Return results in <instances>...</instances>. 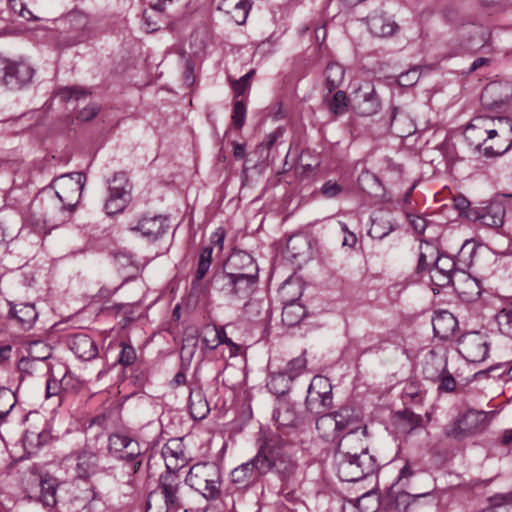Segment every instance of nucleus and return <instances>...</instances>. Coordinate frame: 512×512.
Segmentation results:
<instances>
[{
	"mask_svg": "<svg viewBox=\"0 0 512 512\" xmlns=\"http://www.w3.org/2000/svg\"><path fill=\"white\" fill-rule=\"evenodd\" d=\"M58 483L57 479L53 477H45L40 481V496L39 501L48 508H52L57 503L56 491Z\"/></svg>",
	"mask_w": 512,
	"mask_h": 512,
	"instance_id": "nucleus-29",
	"label": "nucleus"
},
{
	"mask_svg": "<svg viewBox=\"0 0 512 512\" xmlns=\"http://www.w3.org/2000/svg\"><path fill=\"white\" fill-rule=\"evenodd\" d=\"M137 444L139 442L127 434L112 433L108 436L107 449L110 455L115 458Z\"/></svg>",
	"mask_w": 512,
	"mask_h": 512,
	"instance_id": "nucleus-28",
	"label": "nucleus"
},
{
	"mask_svg": "<svg viewBox=\"0 0 512 512\" xmlns=\"http://www.w3.org/2000/svg\"><path fill=\"white\" fill-rule=\"evenodd\" d=\"M72 380L71 376L65 375L60 382L57 380H48L46 384V397L57 395L60 390H67L69 382Z\"/></svg>",
	"mask_w": 512,
	"mask_h": 512,
	"instance_id": "nucleus-55",
	"label": "nucleus"
},
{
	"mask_svg": "<svg viewBox=\"0 0 512 512\" xmlns=\"http://www.w3.org/2000/svg\"><path fill=\"white\" fill-rule=\"evenodd\" d=\"M393 230L394 227L390 223H387V225H385L384 223L373 221L368 234L374 239L381 240L384 237H386L389 233H391Z\"/></svg>",
	"mask_w": 512,
	"mask_h": 512,
	"instance_id": "nucleus-60",
	"label": "nucleus"
},
{
	"mask_svg": "<svg viewBox=\"0 0 512 512\" xmlns=\"http://www.w3.org/2000/svg\"><path fill=\"white\" fill-rule=\"evenodd\" d=\"M161 454L165 460L166 471H176L185 462V453L179 439H170L162 447Z\"/></svg>",
	"mask_w": 512,
	"mask_h": 512,
	"instance_id": "nucleus-22",
	"label": "nucleus"
},
{
	"mask_svg": "<svg viewBox=\"0 0 512 512\" xmlns=\"http://www.w3.org/2000/svg\"><path fill=\"white\" fill-rule=\"evenodd\" d=\"M188 401L190 414L193 419L202 420L208 415L210 408L202 389H190Z\"/></svg>",
	"mask_w": 512,
	"mask_h": 512,
	"instance_id": "nucleus-26",
	"label": "nucleus"
},
{
	"mask_svg": "<svg viewBox=\"0 0 512 512\" xmlns=\"http://www.w3.org/2000/svg\"><path fill=\"white\" fill-rule=\"evenodd\" d=\"M35 70L25 62L12 61L0 56V86L18 91L28 86Z\"/></svg>",
	"mask_w": 512,
	"mask_h": 512,
	"instance_id": "nucleus-8",
	"label": "nucleus"
},
{
	"mask_svg": "<svg viewBox=\"0 0 512 512\" xmlns=\"http://www.w3.org/2000/svg\"><path fill=\"white\" fill-rule=\"evenodd\" d=\"M370 32L376 37H390L394 35L399 26L386 13H375L368 17Z\"/></svg>",
	"mask_w": 512,
	"mask_h": 512,
	"instance_id": "nucleus-20",
	"label": "nucleus"
},
{
	"mask_svg": "<svg viewBox=\"0 0 512 512\" xmlns=\"http://www.w3.org/2000/svg\"><path fill=\"white\" fill-rule=\"evenodd\" d=\"M380 109V100L375 92L374 87L369 92L362 95V99L358 101L356 111L361 116H372Z\"/></svg>",
	"mask_w": 512,
	"mask_h": 512,
	"instance_id": "nucleus-30",
	"label": "nucleus"
},
{
	"mask_svg": "<svg viewBox=\"0 0 512 512\" xmlns=\"http://www.w3.org/2000/svg\"><path fill=\"white\" fill-rule=\"evenodd\" d=\"M486 418L487 415L484 411L468 410L455 422L450 434L455 438L472 434L483 428Z\"/></svg>",
	"mask_w": 512,
	"mask_h": 512,
	"instance_id": "nucleus-14",
	"label": "nucleus"
},
{
	"mask_svg": "<svg viewBox=\"0 0 512 512\" xmlns=\"http://www.w3.org/2000/svg\"><path fill=\"white\" fill-rule=\"evenodd\" d=\"M8 305L10 306L8 312L9 317L17 320V322L22 326L23 329H31L38 318V312L34 304H14L12 302H8Z\"/></svg>",
	"mask_w": 512,
	"mask_h": 512,
	"instance_id": "nucleus-21",
	"label": "nucleus"
},
{
	"mask_svg": "<svg viewBox=\"0 0 512 512\" xmlns=\"http://www.w3.org/2000/svg\"><path fill=\"white\" fill-rule=\"evenodd\" d=\"M131 190L132 185L128 180L127 174L125 172H116L109 185L110 194L130 199Z\"/></svg>",
	"mask_w": 512,
	"mask_h": 512,
	"instance_id": "nucleus-34",
	"label": "nucleus"
},
{
	"mask_svg": "<svg viewBox=\"0 0 512 512\" xmlns=\"http://www.w3.org/2000/svg\"><path fill=\"white\" fill-rule=\"evenodd\" d=\"M120 463L124 462H137V460H144V454L141 450L140 444L130 448L127 452L122 453L115 457Z\"/></svg>",
	"mask_w": 512,
	"mask_h": 512,
	"instance_id": "nucleus-62",
	"label": "nucleus"
},
{
	"mask_svg": "<svg viewBox=\"0 0 512 512\" xmlns=\"http://www.w3.org/2000/svg\"><path fill=\"white\" fill-rule=\"evenodd\" d=\"M144 460H137V462H124L121 463V468L123 470V479L126 483H132L135 479V476L140 471Z\"/></svg>",
	"mask_w": 512,
	"mask_h": 512,
	"instance_id": "nucleus-57",
	"label": "nucleus"
},
{
	"mask_svg": "<svg viewBox=\"0 0 512 512\" xmlns=\"http://www.w3.org/2000/svg\"><path fill=\"white\" fill-rule=\"evenodd\" d=\"M358 183L361 189L368 194H376L377 189H379L380 184L375 175L370 173H362L358 178Z\"/></svg>",
	"mask_w": 512,
	"mask_h": 512,
	"instance_id": "nucleus-51",
	"label": "nucleus"
},
{
	"mask_svg": "<svg viewBox=\"0 0 512 512\" xmlns=\"http://www.w3.org/2000/svg\"><path fill=\"white\" fill-rule=\"evenodd\" d=\"M496 320L501 333L512 338V307L499 311Z\"/></svg>",
	"mask_w": 512,
	"mask_h": 512,
	"instance_id": "nucleus-42",
	"label": "nucleus"
},
{
	"mask_svg": "<svg viewBox=\"0 0 512 512\" xmlns=\"http://www.w3.org/2000/svg\"><path fill=\"white\" fill-rule=\"evenodd\" d=\"M461 34L468 35V41L470 43L471 49L483 47L490 38V30L488 27H485L476 23H469L462 25Z\"/></svg>",
	"mask_w": 512,
	"mask_h": 512,
	"instance_id": "nucleus-25",
	"label": "nucleus"
},
{
	"mask_svg": "<svg viewBox=\"0 0 512 512\" xmlns=\"http://www.w3.org/2000/svg\"><path fill=\"white\" fill-rule=\"evenodd\" d=\"M306 316V309L295 300L287 303L282 311V321L288 326L298 324Z\"/></svg>",
	"mask_w": 512,
	"mask_h": 512,
	"instance_id": "nucleus-33",
	"label": "nucleus"
},
{
	"mask_svg": "<svg viewBox=\"0 0 512 512\" xmlns=\"http://www.w3.org/2000/svg\"><path fill=\"white\" fill-rule=\"evenodd\" d=\"M69 24L67 43L71 46L83 43L92 36L89 17L81 11H73L66 17Z\"/></svg>",
	"mask_w": 512,
	"mask_h": 512,
	"instance_id": "nucleus-12",
	"label": "nucleus"
},
{
	"mask_svg": "<svg viewBox=\"0 0 512 512\" xmlns=\"http://www.w3.org/2000/svg\"><path fill=\"white\" fill-rule=\"evenodd\" d=\"M483 144H478L477 149L486 157H496L503 155L507 151H509L512 148V138L509 140L508 144L506 146H502L500 144H496L495 146H485L483 147Z\"/></svg>",
	"mask_w": 512,
	"mask_h": 512,
	"instance_id": "nucleus-54",
	"label": "nucleus"
},
{
	"mask_svg": "<svg viewBox=\"0 0 512 512\" xmlns=\"http://www.w3.org/2000/svg\"><path fill=\"white\" fill-rule=\"evenodd\" d=\"M307 361L303 355L290 360L287 364L286 370L287 376L293 381L296 377L302 374L306 369Z\"/></svg>",
	"mask_w": 512,
	"mask_h": 512,
	"instance_id": "nucleus-49",
	"label": "nucleus"
},
{
	"mask_svg": "<svg viewBox=\"0 0 512 512\" xmlns=\"http://www.w3.org/2000/svg\"><path fill=\"white\" fill-rule=\"evenodd\" d=\"M69 349L84 361H90L97 357L98 347L95 341L85 333H76L68 339Z\"/></svg>",
	"mask_w": 512,
	"mask_h": 512,
	"instance_id": "nucleus-15",
	"label": "nucleus"
},
{
	"mask_svg": "<svg viewBox=\"0 0 512 512\" xmlns=\"http://www.w3.org/2000/svg\"><path fill=\"white\" fill-rule=\"evenodd\" d=\"M489 506L493 512H499L498 510L504 506L512 505V492L507 493H496L487 499Z\"/></svg>",
	"mask_w": 512,
	"mask_h": 512,
	"instance_id": "nucleus-50",
	"label": "nucleus"
},
{
	"mask_svg": "<svg viewBox=\"0 0 512 512\" xmlns=\"http://www.w3.org/2000/svg\"><path fill=\"white\" fill-rule=\"evenodd\" d=\"M420 73L417 67H413L398 76V84L402 87H412L418 82Z\"/></svg>",
	"mask_w": 512,
	"mask_h": 512,
	"instance_id": "nucleus-61",
	"label": "nucleus"
},
{
	"mask_svg": "<svg viewBox=\"0 0 512 512\" xmlns=\"http://www.w3.org/2000/svg\"><path fill=\"white\" fill-rule=\"evenodd\" d=\"M292 380L287 373H271L267 381V388L276 396H282L289 392Z\"/></svg>",
	"mask_w": 512,
	"mask_h": 512,
	"instance_id": "nucleus-32",
	"label": "nucleus"
},
{
	"mask_svg": "<svg viewBox=\"0 0 512 512\" xmlns=\"http://www.w3.org/2000/svg\"><path fill=\"white\" fill-rule=\"evenodd\" d=\"M185 483L208 501L217 500L221 496V472L214 463L194 464L185 478Z\"/></svg>",
	"mask_w": 512,
	"mask_h": 512,
	"instance_id": "nucleus-3",
	"label": "nucleus"
},
{
	"mask_svg": "<svg viewBox=\"0 0 512 512\" xmlns=\"http://www.w3.org/2000/svg\"><path fill=\"white\" fill-rule=\"evenodd\" d=\"M477 246L473 241H466L459 253L458 261L463 262L466 266H472L477 262Z\"/></svg>",
	"mask_w": 512,
	"mask_h": 512,
	"instance_id": "nucleus-39",
	"label": "nucleus"
},
{
	"mask_svg": "<svg viewBox=\"0 0 512 512\" xmlns=\"http://www.w3.org/2000/svg\"><path fill=\"white\" fill-rule=\"evenodd\" d=\"M119 346L120 351L118 353L117 362L124 367H128L134 364L137 358L134 347L125 342H121Z\"/></svg>",
	"mask_w": 512,
	"mask_h": 512,
	"instance_id": "nucleus-43",
	"label": "nucleus"
},
{
	"mask_svg": "<svg viewBox=\"0 0 512 512\" xmlns=\"http://www.w3.org/2000/svg\"><path fill=\"white\" fill-rule=\"evenodd\" d=\"M344 74V68L340 64L336 62L328 63L324 70V78L325 87L329 93L337 89L342 84Z\"/></svg>",
	"mask_w": 512,
	"mask_h": 512,
	"instance_id": "nucleus-31",
	"label": "nucleus"
},
{
	"mask_svg": "<svg viewBox=\"0 0 512 512\" xmlns=\"http://www.w3.org/2000/svg\"><path fill=\"white\" fill-rule=\"evenodd\" d=\"M137 444L139 442L127 434L112 433L108 436L107 449L110 455L115 458Z\"/></svg>",
	"mask_w": 512,
	"mask_h": 512,
	"instance_id": "nucleus-27",
	"label": "nucleus"
},
{
	"mask_svg": "<svg viewBox=\"0 0 512 512\" xmlns=\"http://www.w3.org/2000/svg\"><path fill=\"white\" fill-rule=\"evenodd\" d=\"M102 448L88 439L82 448L72 451L62 459V464L75 478L88 480L100 471Z\"/></svg>",
	"mask_w": 512,
	"mask_h": 512,
	"instance_id": "nucleus-4",
	"label": "nucleus"
},
{
	"mask_svg": "<svg viewBox=\"0 0 512 512\" xmlns=\"http://www.w3.org/2000/svg\"><path fill=\"white\" fill-rule=\"evenodd\" d=\"M455 261L448 256H438L431 268V279L438 286H447L452 282V274L455 270Z\"/></svg>",
	"mask_w": 512,
	"mask_h": 512,
	"instance_id": "nucleus-19",
	"label": "nucleus"
},
{
	"mask_svg": "<svg viewBox=\"0 0 512 512\" xmlns=\"http://www.w3.org/2000/svg\"><path fill=\"white\" fill-rule=\"evenodd\" d=\"M255 74V70L251 69L240 79L233 81L232 88L237 96L244 95V93L250 88V81Z\"/></svg>",
	"mask_w": 512,
	"mask_h": 512,
	"instance_id": "nucleus-58",
	"label": "nucleus"
},
{
	"mask_svg": "<svg viewBox=\"0 0 512 512\" xmlns=\"http://www.w3.org/2000/svg\"><path fill=\"white\" fill-rule=\"evenodd\" d=\"M439 380L438 391L451 393L456 390L457 384L452 374L447 370L446 365L437 375Z\"/></svg>",
	"mask_w": 512,
	"mask_h": 512,
	"instance_id": "nucleus-45",
	"label": "nucleus"
},
{
	"mask_svg": "<svg viewBox=\"0 0 512 512\" xmlns=\"http://www.w3.org/2000/svg\"><path fill=\"white\" fill-rule=\"evenodd\" d=\"M329 110L334 115H342L346 112L347 96L344 91H337L329 101Z\"/></svg>",
	"mask_w": 512,
	"mask_h": 512,
	"instance_id": "nucleus-46",
	"label": "nucleus"
},
{
	"mask_svg": "<svg viewBox=\"0 0 512 512\" xmlns=\"http://www.w3.org/2000/svg\"><path fill=\"white\" fill-rule=\"evenodd\" d=\"M257 453L254 456L258 472L267 475L272 472L281 481H289L296 473L298 464L293 459L289 442L274 432L260 431L256 441Z\"/></svg>",
	"mask_w": 512,
	"mask_h": 512,
	"instance_id": "nucleus-2",
	"label": "nucleus"
},
{
	"mask_svg": "<svg viewBox=\"0 0 512 512\" xmlns=\"http://www.w3.org/2000/svg\"><path fill=\"white\" fill-rule=\"evenodd\" d=\"M335 419L336 430L340 433L347 430V433L352 431H361V435L366 437L367 428L366 426H359V416L355 410L351 407H341L338 411L332 413Z\"/></svg>",
	"mask_w": 512,
	"mask_h": 512,
	"instance_id": "nucleus-16",
	"label": "nucleus"
},
{
	"mask_svg": "<svg viewBox=\"0 0 512 512\" xmlns=\"http://www.w3.org/2000/svg\"><path fill=\"white\" fill-rule=\"evenodd\" d=\"M250 9V0H222L219 4V10L230 15L231 19L238 25L246 22Z\"/></svg>",
	"mask_w": 512,
	"mask_h": 512,
	"instance_id": "nucleus-24",
	"label": "nucleus"
},
{
	"mask_svg": "<svg viewBox=\"0 0 512 512\" xmlns=\"http://www.w3.org/2000/svg\"><path fill=\"white\" fill-rule=\"evenodd\" d=\"M497 122L501 125V127L499 129L486 130L488 139L495 138L499 134L502 137H506V136H509L512 134V123L509 118L499 117V118H497Z\"/></svg>",
	"mask_w": 512,
	"mask_h": 512,
	"instance_id": "nucleus-53",
	"label": "nucleus"
},
{
	"mask_svg": "<svg viewBox=\"0 0 512 512\" xmlns=\"http://www.w3.org/2000/svg\"><path fill=\"white\" fill-rule=\"evenodd\" d=\"M210 332L213 336L211 344L209 343V338L206 335L202 338V343L205 345L206 348L212 350V349L217 348L220 344H227L229 346H235L234 343L232 342V340L227 337L223 328H221V329L214 328Z\"/></svg>",
	"mask_w": 512,
	"mask_h": 512,
	"instance_id": "nucleus-40",
	"label": "nucleus"
},
{
	"mask_svg": "<svg viewBox=\"0 0 512 512\" xmlns=\"http://www.w3.org/2000/svg\"><path fill=\"white\" fill-rule=\"evenodd\" d=\"M432 326L436 337L447 340L454 336L458 328V321L452 313L441 311L433 317Z\"/></svg>",
	"mask_w": 512,
	"mask_h": 512,
	"instance_id": "nucleus-18",
	"label": "nucleus"
},
{
	"mask_svg": "<svg viewBox=\"0 0 512 512\" xmlns=\"http://www.w3.org/2000/svg\"><path fill=\"white\" fill-rule=\"evenodd\" d=\"M85 183L86 175L84 173L71 172L55 177L48 188L54 189L53 194L75 211Z\"/></svg>",
	"mask_w": 512,
	"mask_h": 512,
	"instance_id": "nucleus-7",
	"label": "nucleus"
},
{
	"mask_svg": "<svg viewBox=\"0 0 512 512\" xmlns=\"http://www.w3.org/2000/svg\"><path fill=\"white\" fill-rule=\"evenodd\" d=\"M212 253V246H206L201 250L192 286L198 284L206 276L212 264Z\"/></svg>",
	"mask_w": 512,
	"mask_h": 512,
	"instance_id": "nucleus-36",
	"label": "nucleus"
},
{
	"mask_svg": "<svg viewBox=\"0 0 512 512\" xmlns=\"http://www.w3.org/2000/svg\"><path fill=\"white\" fill-rule=\"evenodd\" d=\"M504 209L499 204H493L482 213L481 223L489 227H500L503 224Z\"/></svg>",
	"mask_w": 512,
	"mask_h": 512,
	"instance_id": "nucleus-38",
	"label": "nucleus"
},
{
	"mask_svg": "<svg viewBox=\"0 0 512 512\" xmlns=\"http://www.w3.org/2000/svg\"><path fill=\"white\" fill-rule=\"evenodd\" d=\"M508 372L510 377L512 378V364L508 367V364H498L495 366H490L487 370L479 371L475 374V376L482 375V374H490L493 378H497L502 376Z\"/></svg>",
	"mask_w": 512,
	"mask_h": 512,
	"instance_id": "nucleus-63",
	"label": "nucleus"
},
{
	"mask_svg": "<svg viewBox=\"0 0 512 512\" xmlns=\"http://www.w3.org/2000/svg\"><path fill=\"white\" fill-rule=\"evenodd\" d=\"M309 390L314 391H322V392H331V385L329 383V380L322 376H315L310 385Z\"/></svg>",
	"mask_w": 512,
	"mask_h": 512,
	"instance_id": "nucleus-64",
	"label": "nucleus"
},
{
	"mask_svg": "<svg viewBox=\"0 0 512 512\" xmlns=\"http://www.w3.org/2000/svg\"><path fill=\"white\" fill-rule=\"evenodd\" d=\"M29 355L34 361H45L51 357V348L41 342H34L30 346Z\"/></svg>",
	"mask_w": 512,
	"mask_h": 512,
	"instance_id": "nucleus-52",
	"label": "nucleus"
},
{
	"mask_svg": "<svg viewBox=\"0 0 512 512\" xmlns=\"http://www.w3.org/2000/svg\"><path fill=\"white\" fill-rule=\"evenodd\" d=\"M343 192V186L338 184L334 180H328L320 188V194L327 198L332 199L336 198Z\"/></svg>",
	"mask_w": 512,
	"mask_h": 512,
	"instance_id": "nucleus-59",
	"label": "nucleus"
},
{
	"mask_svg": "<svg viewBox=\"0 0 512 512\" xmlns=\"http://www.w3.org/2000/svg\"><path fill=\"white\" fill-rule=\"evenodd\" d=\"M131 230L140 232L142 236L150 240H155L166 232L167 225H165L163 216L155 215L153 217H142L137 225L131 227Z\"/></svg>",
	"mask_w": 512,
	"mask_h": 512,
	"instance_id": "nucleus-17",
	"label": "nucleus"
},
{
	"mask_svg": "<svg viewBox=\"0 0 512 512\" xmlns=\"http://www.w3.org/2000/svg\"><path fill=\"white\" fill-rule=\"evenodd\" d=\"M397 416L409 427L408 432H411L413 429L421 426L423 420L421 415L415 414L408 409L397 412Z\"/></svg>",
	"mask_w": 512,
	"mask_h": 512,
	"instance_id": "nucleus-56",
	"label": "nucleus"
},
{
	"mask_svg": "<svg viewBox=\"0 0 512 512\" xmlns=\"http://www.w3.org/2000/svg\"><path fill=\"white\" fill-rule=\"evenodd\" d=\"M355 506L359 512H376L378 499L373 493H365L356 500Z\"/></svg>",
	"mask_w": 512,
	"mask_h": 512,
	"instance_id": "nucleus-44",
	"label": "nucleus"
},
{
	"mask_svg": "<svg viewBox=\"0 0 512 512\" xmlns=\"http://www.w3.org/2000/svg\"><path fill=\"white\" fill-rule=\"evenodd\" d=\"M258 464L253 458L234 468L230 473V481L237 490H247L253 487L261 477L262 472H258Z\"/></svg>",
	"mask_w": 512,
	"mask_h": 512,
	"instance_id": "nucleus-13",
	"label": "nucleus"
},
{
	"mask_svg": "<svg viewBox=\"0 0 512 512\" xmlns=\"http://www.w3.org/2000/svg\"><path fill=\"white\" fill-rule=\"evenodd\" d=\"M364 437L361 435V431H352L351 433H346L339 441L337 448L334 453V459L340 453H345L349 451L351 454H364L368 452V446L363 439Z\"/></svg>",
	"mask_w": 512,
	"mask_h": 512,
	"instance_id": "nucleus-23",
	"label": "nucleus"
},
{
	"mask_svg": "<svg viewBox=\"0 0 512 512\" xmlns=\"http://www.w3.org/2000/svg\"><path fill=\"white\" fill-rule=\"evenodd\" d=\"M233 272L216 271L210 279L211 289L232 300H246L255 291L259 281V268L246 251L234 250L228 258Z\"/></svg>",
	"mask_w": 512,
	"mask_h": 512,
	"instance_id": "nucleus-1",
	"label": "nucleus"
},
{
	"mask_svg": "<svg viewBox=\"0 0 512 512\" xmlns=\"http://www.w3.org/2000/svg\"><path fill=\"white\" fill-rule=\"evenodd\" d=\"M41 205V217L45 226L56 228L67 222L73 210L57 198L49 188H45L34 200L33 207Z\"/></svg>",
	"mask_w": 512,
	"mask_h": 512,
	"instance_id": "nucleus-6",
	"label": "nucleus"
},
{
	"mask_svg": "<svg viewBox=\"0 0 512 512\" xmlns=\"http://www.w3.org/2000/svg\"><path fill=\"white\" fill-rule=\"evenodd\" d=\"M184 485L176 471H165L159 476L157 489L150 494H160L164 500L165 511L177 512L184 508Z\"/></svg>",
	"mask_w": 512,
	"mask_h": 512,
	"instance_id": "nucleus-9",
	"label": "nucleus"
},
{
	"mask_svg": "<svg viewBox=\"0 0 512 512\" xmlns=\"http://www.w3.org/2000/svg\"><path fill=\"white\" fill-rule=\"evenodd\" d=\"M58 95L63 101L69 102L72 100L78 101L86 98L88 95H90V92L83 87L67 86L61 88Z\"/></svg>",
	"mask_w": 512,
	"mask_h": 512,
	"instance_id": "nucleus-41",
	"label": "nucleus"
},
{
	"mask_svg": "<svg viewBox=\"0 0 512 512\" xmlns=\"http://www.w3.org/2000/svg\"><path fill=\"white\" fill-rule=\"evenodd\" d=\"M334 460L338 477L345 482H357L378 469L375 457L369 453L358 455L347 451L340 453Z\"/></svg>",
	"mask_w": 512,
	"mask_h": 512,
	"instance_id": "nucleus-5",
	"label": "nucleus"
},
{
	"mask_svg": "<svg viewBox=\"0 0 512 512\" xmlns=\"http://www.w3.org/2000/svg\"><path fill=\"white\" fill-rule=\"evenodd\" d=\"M316 428L327 440L334 441L340 434V432L336 430L335 419L332 413L320 414V417L316 421Z\"/></svg>",
	"mask_w": 512,
	"mask_h": 512,
	"instance_id": "nucleus-35",
	"label": "nucleus"
},
{
	"mask_svg": "<svg viewBox=\"0 0 512 512\" xmlns=\"http://www.w3.org/2000/svg\"><path fill=\"white\" fill-rule=\"evenodd\" d=\"M504 209L499 204H493L482 213L481 223L489 227H500L503 224Z\"/></svg>",
	"mask_w": 512,
	"mask_h": 512,
	"instance_id": "nucleus-37",
	"label": "nucleus"
},
{
	"mask_svg": "<svg viewBox=\"0 0 512 512\" xmlns=\"http://www.w3.org/2000/svg\"><path fill=\"white\" fill-rule=\"evenodd\" d=\"M246 112V103L243 100H235L231 116L235 129L239 130L243 127L246 119Z\"/></svg>",
	"mask_w": 512,
	"mask_h": 512,
	"instance_id": "nucleus-47",
	"label": "nucleus"
},
{
	"mask_svg": "<svg viewBox=\"0 0 512 512\" xmlns=\"http://www.w3.org/2000/svg\"><path fill=\"white\" fill-rule=\"evenodd\" d=\"M272 419L279 430H299L304 427V418L296 411L293 403L277 400Z\"/></svg>",
	"mask_w": 512,
	"mask_h": 512,
	"instance_id": "nucleus-10",
	"label": "nucleus"
},
{
	"mask_svg": "<svg viewBox=\"0 0 512 512\" xmlns=\"http://www.w3.org/2000/svg\"><path fill=\"white\" fill-rule=\"evenodd\" d=\"M460 347V352L469 362L480 363L488 357L489 346L480 333L465 335L460 341Z\"/></svg>",
	"mask_w": 512,
	"mask_h": 512,
	"instance_id": "nucleus-11",
	"label": "nucleus"
},
{
	"mask_svg": "<svg viewBox=\"0 0 512 512\" xmlns=\"http://www.w3.org/2000/svg\"><path fill=\"white\" fill-rule=\"evenodd\" d=\"M129 201L130 199H127V197L114 196L110 194L105 203V211L108 215H114L122 212Z\"/></svg>",
	"mask_w": 512,
	"mask_h": 512,
	"instance_id": "nucleus-48",
	"label": "nucleus"
}]
</instances>
